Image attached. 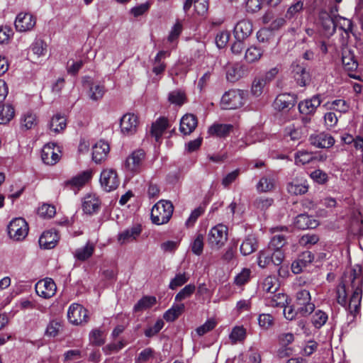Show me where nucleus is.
I'll list each match as a JSON object with an SVG mask.
<instances>
[{
  "label": "nucleus",
  "instance_id": "15",
  "mask_svg": "<svg viewBox=\"0 0 363 363\" xmlns=\"http://www.w3.org/2000/svg\"><path fill=\"white\" fill-rule=\"evenodd\" d=\"M35 288L36 294L43 298L52 297L57 290L56 284L51 278H45L38 281Z\"/></svg>",
  "mask_w": 363,
  "mask_h": 363
},
{
  "label": "nucleus",
  "instance_id": "26",
  "mask_svg": "<svg viewBox=\"0 0 363 363\" xmlns=\"http://www.w3.org/2000/svg\"><path fill=\"white\" fill-rule=\"evenodd\" d=\"M198 124L197 118L193 114H186L180 120L179 130L184 135L192 133Z\"/></svg>",
  "mask_w": 363,
  "mask_h": 363
},
{
  "label": "nucleus",
  "instance_id": "40",
  "mask_svg": "<svg viewBox=\"0 0 363 363\" xmlns=\"http://www.w3.org/2000/svg\"><path fill=\"white\" fill-rule=\"evenodd\" d=\"M67 126L65 116L61 114H56L51 118L50 129L55 133H60Z\"/></svg>",
  "mask_w": 363,
  "mask_h": 363
},
{
  "label": "nucleus",
  "instance_id": "8",
  "mask_svg": "<svg viewBox=\"0 0 363 363\" xmlns=\"http://www.w3.org/2000/svg\"><path fill=\"white\" fill-rule=\"evenodd\" d=\"M335 17L329 14L325 10H321L318 13V24L322 35L330 38L335 32Z\"/></svg>",
  "mask_w": 363,
  "mask_h": 363
},
{
  "label": "nucleus",
  "instance_id": "61",
  "mask_svg": "<svg viewBox=\"0 0 363 363\" xmlns=\"http://www.w3.org/2000/svg\"><path fill=\"white\" fill-rule=\"evenodd\" d=\"M258 324L264 330L269 329L274 324V318L269 313H262L258 316Z\"/></svg>",
  "mask_w": 363,
  "mask_h": 363
},
{
  "label": "nucleus",
  "instance_id": "49",
  "mask_svg": "<svg viewBox=\"0 0 363 363\" xmlns=\"http://www.w3.org/2000/svg\"><path fill=\"white\" fill-rule=\"evenodd\" d=\"M196 290V286L194 284H189L186 285L182 289H181L175 296L174 300L177 302H180L188 298H190Z\"/></svg>",
  "mask_w": 363,
  "mask_h": 363
},
{
  "label": "nucleus",
  "instance_id": "52",
  "mask_svg": "<svg viewBox=\"0 0 363 363\" xmlns=\"http://www.w3.org/2000/svg\"><path fill=\"white\" fill-rule=\"evenodd\" d=\"M274 186V179L272 177H263L259 181L257 189L259 191L267 192L271 191Z\"/></svg>",
  "mask_w": 363,
  "mask_h": 363
},
{
  "label": "nucleus",
  "instance_id": "50",
  "mask_svg": "<svg viewBox=\"0 0 363 363\" xmlns=\"http://www.w3.org/2000/svg\"><path fill=\"white\" fill-rule=\"evenodd\" d=\"M335 29L338 28L340 30H343L346 35L352 32V23L351 20L345 17L338 16L335 18Z\"/></svg>",
  "mask_w": 363,
  "mask_h": 363
},
{
  "label": "nucleus",
  "instance_id": "43",
  "mask_svg": "<svg viewBox=\"0 0 363 363\" xmlns=\"http://www.w3.org/2000/svg\"><path fill=\"white\" fill-rule=\"evenodd\" d=\"M324 106L328 110L335 111L340 113H346L349 109V105L342 99H335L331 102H327Z\"/></svg>",
  "mask_w": 363,
  "mask_h": 363
},
{
  "label": "nucleus",
  "instance_id": "60",
  "mask_svg": "<svg viewBox=\"0 0 363 363\" xmlns=\"http://www.w3.org/2000/svg\"><path fill=\"white\" fill-rule=\"evenodd\" d=\"M164 323L162 319H158L152 326H150L144 331L147 337H152L156 335L164 327Z\"/></svg>",
  "mask_w": 363,
  "mask_h": 363
},
{
  "label": "nucleus",
  "instance_id": "47",
  "mask_svg": "<svg viewBox=\"0 0 363 363\" xmlns=\"http://www.w3.org/2000/svg\"><path fill=\"white\" fill-rule=\"evenodd\" d=\"M105 94V87L99 84H93L89 91V97L92 101L101 100Z\"/></svg>",
  "mask_w": 363,
  "mask_h": 363
},
{
  "label": "nucleus",
  "instance_id": "51",
  "mask_svg": "<svg viewBox=\"0 0 363 363\" xmlns=\"http://www.w3.org/2000/svg\"><path fill=\"white\" fill-rule=\"evenodd\" d=\"M189 279V275L186 273H178L175 277L171 279L169 288L172 290L176 289L179 286H182L186 284Z\"/></svg>",
  "mask_w": 363,
  "mask_h": 363
},
{
  "label": "nucleus",
  "instance_id": "41",
  "mask_svg": "<svg viewBox=\"0 0 363 363\" xmlns=\"http://www.w3.org/2000/svg\"><path fill=\"white\" fill-rule=\"evenodd\" d=\"M184 308L185 307L183 303L174 304L164 313V319L167 322L174 321L183 313Z\"/></svg>",
  "mask_w": 363,
  "mask_h": 363
},
{
  "label": "nucleus",
  "instance_id": "44",
  "mask_svg": "<svg viewBox=\"0 0 363 363\" xmlns=\"http://www.w3.org/2000/svg\"><path fill=\"white\" fill-rule=\"evenodd\" d=\"M156 298L155 296H144L140 299L133 307L135 312L143 311L147 310L156 303Z\"/></svg>",
  "mask_w": 363,
  "mask_h": 363
},
{
  "label": "nucleus",
  "instance_id": "56",
  "mask_svg": "<svg viewBox=\"0 0 363 363\" xmlns=\"http://www.w3.org/2000/svg\"><path fill=\"white\" fill-rule=\"evenodd\" d=\"M61 328L62 324L60 321L56 320H51L47 326L45 334L48 337H56Z\"/></svg>",
  "mask_w": 363,
  "mask_h": 363
},
{
  "label": "nucleus",
  "instance_id": "20",
  "mask_svg": "<svg viewBox=\"0 0 363 363\" xmlns=\"http://www.w3.org/2000/svg\"><path fill=\"white\" fill-rule=\"evenodd\" d=\"M92 177L91 170H86L65 182V186L73 191L78 190L83 186Z\"/></svg>",
  "mask_w": 363,
  "mask_h": 363
},
{
  "label": "nucleus",
  "instance_id": "4",
  "mask_svg": "<svg viewBox=\"0 0 363 363\" xmlns=\"http://www.w3.org/2000/svg\"><path fill=\"white\" fill-rule=\"evenodd\" d=\"M296 307L302 317H307L315 310V304L311 301L310 292L306 289H301L296 295Z\"/></svg>",
  "mask_w": 363,
  "mask_h": 363
},
{
  "label": "nucleus",
  "instance_id": "54",
  "mask_svg": "<svg viewBox=\"0 0 363 363\" xmlns=\"http://www.w3.org/2000/svg\"><path fill=\"white\" fill-rule=\"evenodd\" d=\"M266 84V79L262 77L255 78L252 84L251 94L255 97L259 96L262 94Z\"/></svg>",
  "mask_w": 363,
  "mask_h": 363
},
{
  "label": "nucleus",
  "instance_id": "53",
  "mask_svg": "<svg viewBox=\"0 0 363 363\" xmlns=\"http://www.w3.org/2000/svg\"><path fill=\"white\" fill-rule=\"evenodd\" d=\"M286 244V238L283 235H276L270 240L268 248L272 251H282L281 248Z\"/></svg>",
  "mask_w": 363,
  "mask_h": 363
},
{
  "label": "nucleus",
  "instance_id": "58",
  "mask_svg": "<svg viewBox=\"0 0 363 363\" xmlns=\"http://www.w3.org/2000/svg\"><path fill=\"white\" fill-rule=\"evenodd\" d=\"M191 249L194 254L200 255L203 250V236L201 234H198L192 242L191 243Z\"/></svg>",
  "mask_w": 363,
  "mask_h": 363
},
{
  "label": "nucleus",
  "instance_id": "23",
  "mask_svg": "<svg viewBox=\"0 0 363 363\" xmlns=\"http://www.w3.org/2000/svg\"><path fill=\"white\" fill-rule=\"evenodd\" d=\"M100 206L101 201L94 194H88L83 199L82 210L86 214L93 215L96 213Z\"/></svg>",
  "mask_w": 363,
  "mask_h": 363
},
{
  "label": "nucleus",
  "instance_id": "63",
  "mask_svg": "<svg viewBox=\"0 0 363 363\" xmlns=\"http://www.w3.org/2000/svg\"><path fill=\"white\" fill-rule=\"evenodd\" d=\"M250 269L247 268L242 269V270L237 276H235L234 279V283L239 286L245 284L250 280Z\"/></svg>",
  "mask_w": 363,
  "mask_h": 363
},
{
  "label": "nucleus",
  "instance_id": "57",
  "mask_svg": "<svg viewBox=\"0 0 363 363\" xmlns=\"http://www.w3.org/2000/svg\"><path fill=\"white\" fill-rule=\"evenodd\" d=\"M55 208L52 205L44 203L38 209V214L43 218H51L55 215Z\"/></svg>",
  "mask_w": 363,
  "mask_h": 363
},
{
  "label": "nucleus",
  "instance_id": "31",
  "mask_svg": "<svg viewBox=\"0 0 363 363\" xmlns=\"http://www.w3.org/2000/svg\"><path fill=\"white\" fill-rule=\"evenodd\" d=\"M294 225L298 229L305 230L315 228L318 225V223L308 215L301 213L296 217Z\"/></svg>",
  "mask_w": 363,
  "mask_h": 363
},
{
  "label": "nucleus",
  "instance_id": "32",
  "mask_svg": "<svg viewBox=\"0 0 363 363\" xmlns=\"http://www.w3.org/2000/svg\"><path fill=\"white\" fill-rule=\"evenodd\" d=\"M308 185L304 179H294L287 185V191L289 194L294 195L304 194L308 191Z\"/></svg>",
  "mask_w": 363,
  "mask_h": 363
},
{
  "label": "nucleus",
  "instance_id": "21",
  "mask_svg": "<svg viewBox=\"0 0 363 363\" xmlns=\"http://www.w3.org/2000/svg\"><path fill=\"white\" fill-rule=\"evenodd\" d=\"M142 228L140 225H135L128 228L118 235V242L121 245H124L135 240L141 233Z\"/></svg>",
  "mask_w": 363,
  "mask_h": 363
},
{
  "label": "nucleus",
  "instance_id": "6",
  "mask_svg": "<svg viewBox=\"0 0 363 363\" xmlns=\"http://www.w3.org/2000/svg\"><path fill=\"white\" fill-rule=\"evenodd\" d=\"M284 258L283 251H272V249L266 248L260 250L257 257V264L261 268H265L272 263L275 266L281 264Z\"/></svg>",
  "mask_w": 363,
  "mask_h": 363
},
{
  "label": "nucleus",
  "instance_id": "12",
  "mask_svg": "<svg viewBox=\"0 0 363 363\" xmlns=\"http://www.w3.org/2000/svg\"><path fill=\"white\" fill-rule=\"evenodd\" d=\"M67 318L74 325L85 323L88 321V312L82 305L74 303L69 307Z\"/></svg>",
  "mask_w": 363,
  "mask_h": 363
},
{
  "label": "nucleus",
  "instance_id": "38",
  "mask_svg": "<svg viewBox=\"0 0 363 363\" xmlns=\"http://www.w3.org/2000/svg\"><path fill=\"white\" fill-rule=\"evenodd\" d=\"M263 55V51L258 47L252 45L246 49L245 60L247 63L252 64L258 62Z\"/></svg>",
  "mask_w": 363,
  "mask_h": 363
},
{
  "label": "nucleus",
  "instance_id": "28",
  "mask_svg": "<svg viewBox=\"0 0 363 363\" xmlns=\"http://www.w3.org/2000/svg\"><path fill=\"white\" fill-rule=\"evenodd\" d=\"M59 240V236L55 231L44 232L39 238V245L44 249H52Z\"/></svg>",
  "mask_w": 363,
  "mask_h": 363
},
{
  "label": "nucleus",
  "instance_id": "34",
  "mask_svg": "<svg viewBox=\"0 0 363 363\" xmlns=\"http://www.w3.org/2000/svg\"><path fill=\"white\" fill-rule=\"evenodd\" d=\"M342 62L345 69L348 71H354L358 67L354 53L347 48L342 50Z\"/></svg>",
  "mask_w": 363,
  "mask_h": 363
},
{
  "label": "nucleus",
  "instance_id": "5",
  "mask_svg": "<svg viewBox=\"0 0 363 363\" xmlns=\"http://www.w3.org/2000/svg\"><path fill=\"white\" fill-rule=\"evenodd\" d=\"M228 240V228L223 224L213 227L208 234V243L212 249H219Z\"/></svg>",
  "mask_w": 363,
  "mask_h": 363
},
{
  "label": "nucleus",
  "instance_id": "55",
  "mask_svg": "<svg viewBox=\"0 0 363 363\" xmlns=\"http://www.w3.org/2000/svg\"><path fill=\"white\" fill-rule=\"evenodd\" d=\"M303 9V2L302 1H298L289 6L286 11L285 17L287 19H291L296 17L302 11Z\"/></svg>",
  "mask_w": 363,
  "mask_h": 363
},
{
  "label": "nucleus",
  "instance_id": "35",
  "mask_svg": "<svg viewBox=\"0 0 363 363\" xmlns=\"http://www.w3.org/2000/svg\"><path fill=\"white\" fill-rule=\"evenodd\" d=\"M257 249V238L253 235H247L242 242L240 250L242 255L247 256Z\"/></svg>",
  "mask_w": 363,
  "mask_h": 363
},
{
  "label": "nucleus",
  "instance_id": "14",
  "mask_svg": "<svg viewBox=\"0 0 363 363\" xmlns=\"http://www.w3.org/2000/svg\"><path fill=\"white\" fill-rule=\"evenodd\" d=\"M323 96L321 94H315L309 99L299 102L298 110L301 114L313 115L316 109L323 102Z\"/></svg>",
  "mask_w": 363,
  "mask_h": 363
},
{
  "label": "nucleus",
  "instance_id": "7",
  "mask_svg": "<svg viewBox=\"0 0 363 363\" xmlns=\"http://www.w3.org/2000/svg\"><path fill=\"white\" fill-rule=\"evenodd\" d=\"M28 233V225L23 218H13L8 225V234L14 240H23L27 236Z\"/></svg>",
  "mask_w": 363,
  "mask_h": 363
},
{
  "label": "nucleus",
  "instance_id": "9",
  "mask_svg": "<svg viewBox=\"0 0 363 363\" xmlns=\"http://www.w3.org/2000/svg\"><path fill=\"white\" fill-rule=\"evenodd\" d=\"M138 126V117L134 113H127L120 120L121 131L124 135L130 136L135 134Z\"/></svg>",
  "mask_w": 363,
  "mask_h": 363
},
{
  "label": "nucleus",
  "instance_id": "33",
  "mask_svg": "<svg viewBox=\"0 0 363 363\" xmlns=\"http://www.w3.org/2000/svg\"><path fill=\"white\" fill-rule=\"evenodd\" d=\"M287 296L281 292H275L265 297L267 305L272 307H284L287 304Z\"/></svg>",
  "mask_w": 363,
  "mask_h": 363
},
{
  "label": "nucleus",
  "instance_id": "27",
  "mask_svg": "<svg viewBox=\"0 0 363 363\" xmlns=\"http://www.w3.org/2000/svg\"><path fill=\"white\" fill-rule=\"evenodd\" d=\"M233 125L231 124L215 123L208 129L210 135L218 138H225L233 131Z\"/></svg>",
  "mask_w": 363,
  "mask_h": 363
},
{
  "label": "nucleus",
  "instance_id": "17",
  "mask_svg": "<svg viewBox=\"0 0 363 363\" xmlns=\"http://www.w3.org/2000/svg\"><path fill=\"white\" fill-rule=\"evenodd\" d=\"M59 147L54 143H48L43 147L41 158L43 162L49 165L56 164L60 160Z\"/></svg>",
  "mask_w": 363,
  "mask_h": 363
},
{
  "label": "nucleus",
  "instance_id": "59",
  "mask_svg": "<svg viewBox=\"0 0 363 363\" xmlns=\"http://www.w3.org/2000/svg\"><path fill=\"white\" fill-rule=\"evenodd\" d=\"M285 136L289 138L291 140L296 141L301 139L302 131L294 125H290L285 128Z\"/></svg>",
  "mask_w": 363,
  "mask_h": 363
},
{
  "label": "nucleus",
  "instance_id": "64",
  "mask_svg": "<svg viewBox=\"0 0 363 363\" xmlns=\"http://www.w3.org/2000/svg\"><path fill=\"white\" fill-rule=\"evenodd\" d=\"M30 50L37 57L45 54L46 46L41 40H35L30 46Z\"/></svg>",
  "mask_w": 363,
  "mask_h": 363
},
{
  "label": "nucleus",
  "instance_id": "3",
  "mask_svg": "<svg viewBox=\"0 0 363 363\" xmlns=\"http://www.w3.org/2000/svg\"><path fill=\"white\" fill-rule=\"evenodd\" d=\"M247 91L231 89L226 91L221 98V106L224 109H236L242 107L247 101Z\"/></svg>",
  "mask_w": 363,
  "mask_h": 363
},
{
  "label": "nucleus",
  "instance_id": "36",
  "mask_svg": "<svg viewBox=\"0 0 363 363\" xmlns=\"http://www.w3.org/2000/svg\"><path fill=\"white\" fill-rule=\"evenodd\" d=\"M94 249V245L88 242L85 246L77 249L74 253V256L77 260L85 261L91 257Z\"/></svg>",
  "mask_w": 363,
  "mask_h": 363
},
{
  "label": "nucleus",
  "instance_id": "37",
  "mask_svg": "<svg viewBox=\"0 0 363 363\" xmlns=\"http://www.w3.org/2000/svg\"><path fill=\"white\" fill-rule=\"evenodd\" d=\"M167 128V121L165 118H159L151 127V135L155 138L156 141H159L163 133Z\"/></svg>",
  "mask_w": 363,
  "mask_h": 363
},
{
  "label": "nucleus",
  "instance_id": "46",
  "mask_svg": "<svg viewBox=\"0 0 363 363\" xmlns=\"http://www.w3.org/2000/svg\"><path fill=\"white\" fill-rule=\"evenodd\" d=\"M37 125L36 116L31 112H26L21 116V126L26 130L31 129Z\"/></svg>",
  "mask_w": 363,
  "mask_h": 363
},
{
  "label": "nucleus",
  "instance_id": "29",
  "mask_svg": "<svg viewBox=\"0 0 363 363\" xmlns=\"http://www.w3.org/2000/svg\"><path fill=\"white\" fill-rule=\"evenodd\" d=\"M311 143L317 147L328 148L335 143V139L329 134L320 133L310 138Z\"/></svg>",
  "mask_w": 363,
  "mask_h": 363
},
{
  "label": "nucleus",
  "instance_id": "2",
  "mask_svg": "<svg viewBox=\"0 0 363 363\" xmlns=\"http://www.w3.org/2000/svg\"><path fill=\"white\" fill-rule=\"evenodd\" d=\"M174 211V206L171 201L160 200L155 203L151 210V219L154 224L167 223L171 218Z\"/></svg>",
  "mask_w": 363,
  "mask_h": 363
},
{
  "label": "nucleus",
  "instance_id": "10",
  "mask_svg": "<svg viewBox=\"0 0 363 363\" xmlns=\"http://www.w3.org/2000/svg\"><path fill=\"white\" fill-rule=\"evenodd\" d=\"M145 157L144 150L140 149L134 150L125 161V169L131 173L138 172L142 168Z\"/></svg>",
  "mask_w": 363,
  "mask_h": 363
},
{
  "label": "nucleus",
  "instance_id": "24",
  "mask_svg": "<svg viewBox=\"0 0 363 363\" xmlns=\"http://www.w3.org/2000/svg\"><path fill=\"white\" fill-rule=\"evenodd\" d=\"M296 99L290 94H281L277 96L274 102V107L279 111L290 109L294 106Z\"/></svg>",
  "mask_w": 363,
  "mask_h": 363
},
{
  "label": "nucleus",
  "instance_id": "13",
  "mask_svg": "<svg viewBox=\"0 0 363 363\" xmlns=\"http://www.w3.org/2000/svg\"><path fill=\"white\" fill-rule=\"evenodd\" d=\"M291 74L300 86H306L311 81V75L306 67L298 62H293L291 65Z\"/></svg>",
  "mask_w": 363,
  "mask_h": 363
},
{
  "label": "nucleus",
  "instance_id": "48",
  "mask_svg": "<svg viewBox=\"0 0 363 363\" xmlns=\"http://www.w3.org/2000/svg\"><path fill=\"white\" fill-rule=\"evenodd\" d=\"M246 337V330L243 326H235L233 328L229 338L233 344L242 342Z\"/></svg>",
  "mask_w": 363,
  "mask_h": 363
},
{
  "label": "nucleus",
  "instance_id": "19",
  "mask_svg": "<svg viewBox=\"0 0 363 363\" xmlns=\"http://www.w3.org/2000/svg\"><path fill=\"white\" fill-rule=\"evenodd\" d=\"M313 259L314 255L311 252L305 251L302 252L291 264L293 273L296 274L301 273Z\"/></svg>",
  "mask_w": 363,
  "mask_h": 363
},
{
  "label": "nucleus",
  "instance_id": "18",
  "mask_svg": "<svg viewBox=\"0 0 363 363\" xmlns=\"http://www.w3.org/2000/svg\"><path fill=\"white\" fill-rule=\"evenodd\" d=\"M252 33V23L250 21L242 19L234 27L233 34L235 39L245 40Z\"/></svg>",
  "mask_w": 363,
  "mask_h": 363
},
{
  "label": "nucleus",
  "instance_id": "16",
  "mask_svg": "<svg viewBox=\"0 0 363 363\" xmlns=\"http://www.w3.org/2000/svg\"><path fill=\"white\" fill-rule=\"evenodd\" d=\"M36 18L30 13H20L15 21V28L18 32H26L33 28Z\"/></svg>",
  "mask_w": 363,
  "mask_h": 363
},
{
  "label": "nucleus",
  "instance_id": "39",
  "mask_svg": "<svg viewBox=\"0 0 363 363\" xmlns=\"http://www.w3.org/2000/svg\"><path fill=\"white\" fill-rule=\"evenodd\" d=\"M279 284L275 277L269 276L262 283V289L267 295L278 291Z\"/></svg>",
  "mask_w": 363,
  "mask_h": 363
},
{
  "label": "nucleus",
  "instance_id": "22",
  "mask_svg": "<svg viewBox=\"0 0 363 363\" xmlns=\"http://www.w3.org/2000/svg\"><path fill=\"white\" fill-rule=\"evenodd\" d=\"M247 69L245 65L238 63L228 67L226 70V78L230 82H235L246 76Z\"/></svg>",
  "mask_w": 363,
  "mask_h": 363
},
{
  "label": "nucleus",
  "instance_id": "42",
  "mask_svg": "<svg viewBox=\"0 0 363 363\" xmlns=\"http://www.w3.org/2000/svg\"><path fill=\"white\" fill-rule=\"evenodd\" d=\"M14 115L15 110L12 105L6 104L0 106V124L9 123Z\"/></svg>",
  "mask_w": 363,
  "mask_h": 363
},
{
  "label": "nucleus",
  "instance_id": "11",
  "mask_svg": "<svg viewBox=\"0 0 363 363\" xmlns=\"http://www.w3.org/2000/svg\"><path fill=\"white\" fill-rule=\"evenodd\" d=\"M99 181L101 187L108 192L115 190L119 185L117 173L113 169H104L101 173Z\"/></svg>",
  "mask_w": 363,
  "mask_h": 363
},
{
  "label": "nucleus",
  "instance_id": "25",
  "mask_svg": "<svg viewBox=\"0 0 363 363\" xmlns=\"http://www.w3.org/2000/svg\"><path fill=\"white\" fill-rule=\"evenodd\" d=\"M110 150L109 145L104 140H99L92 148V159L96 163L104 160Z\"/></svg>",
  "mask_w": 363,
  "mask_h": 363
},
{
  "label": "nucleus",
  "instance_id": "1",
  "mask_svg": "<svg viewBox=\"0 0 363 363\" xmlns=\"http://www.w3.org/2000/svg\"><path fill=\"white\" fill-rule=\"evenodd\" d=\"M350 281L352 296L348 303V311L354 317L359 313L362 296L363 272L362 267L355 266L348 277Z\"/></svg>",
  "mask_w": 363,
  "mask_h": 363
},
{
  "label": "nucleus",
  "instance_id": "30",
  "mask_svg": "<svg viewBox=\"0 0 363 363\" xmlns=\"http://www.w3.org/2000/svg\"><path fill=\"white\" fill-rule=\"evenodd\" d=\"M170 55L169 52L161 50L155 57L152 62V72L156 75L161 74L166 69L165 59Z\"/></svg>",
  "mask_w": 363,
  "mask_h": 363
},
{
  "label": "nucleus",
  "instance_id": "45",
  "mask_svg": "<svg viewBox=\"0 0 363 363\" xmlns=\"http://www.w3.org/2000/svg\"><path fill=\"white\" fill-rule=\"evenodd\" d=\"M328 319V314L322 310H314V313L311 317V323L315 328H320L327 322Z\"/></svg>",
  "mask_w": 363,
  "mask_h": 363
},
{
  "label": "nucleus",
  "instance_id": "62",
  "mask_svg": "<svg viewBox=\"0 0 363 363\" xmlns=\"http://www.w3.org/2000/svg\"><path fill=\"white\" fill-rule=\"evenodd\" d=\"M182 24L179 21H177L175 24L171 28L169 34L167 38L168 42L170 43H175L182 33Z\"/></svg>",
  "mask_w": 363,
  "mask_h": 363
}]
</instances>
